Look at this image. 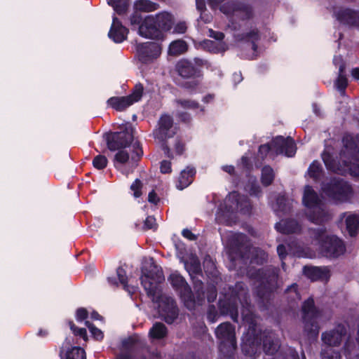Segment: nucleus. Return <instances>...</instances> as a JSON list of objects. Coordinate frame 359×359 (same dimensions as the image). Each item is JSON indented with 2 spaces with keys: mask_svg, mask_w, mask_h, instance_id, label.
<instances>
[{
  "mask_svg": "<svg viewBox=\"0 0 359 359\" xmlns=\"http://www.w3.org/2000/svg\"><path fill=\"white\" fill-rule=\"evenodd\" d=\"M187 50V44L183 40L172 41L168 48V53L171 55H179Z\"/></svg>",
  "mask_w": 359,
  "mask_h": 359,
  "instance_id": "obj_31",
  "label": "nucleus"
},
{
  "mask_svg": "<svg viewBox=\"0 0 359 359\" xmlns=\"http://www.w3.org/2000/svg\"><path fill=\"white\" fill-rule=\"evenodd\" d=\"M257 278L266 290L272 291L279 287L278 283V273L276 269H269L266 270H259Z\"/></svg>",
  "mask_w": 359,
  "mask_h": 359,
  "instance_id": "obj_20",
  "label": "nucleus"
},
{
  "mask_svg": "<svg viewBox=\"0 0 359 359\" xmlns=\"http://www.w3.org/2000/svg\"><path fill=\"white\" fill-rule=\"evenodd\" d=\"M274 174L273 169L269 166H264L262 172V182L265 186L271 184L273 180Z\"/></svg>",
  "mask_w": 359,
  "mask_h": 359,
  "instance_id": "obj_37",
  "label": "nucleus"
},
{
  "mask_svg": "<svg viewBox=\"0 0 359 359\" xmlns=\"http://www.w3.org/2000/svg\"><path fill=\"white\" fill-rule=\"evenodd\" d=\"M259 191H260V189L258 186H253L252 191H251V194L257 195V194Z\"/></svg>",
  "mask_w": 359,
  "mask_h": 359,
  "instance_id": "obj_61",
  "label": "nucleus"
},
{
  "mask_svg": "<svg viewBox=\"0 0 359 359\" xmlns=\"http://www.w3.org/2000/svg\"><path fill=\"white\" fill-rule=\"evenodd\" d=\"M270 149H273L277 154H284L287 157H292L296 152V146L292 138L279 136L273 140L271 146L261 145L259 148V155L263 158Z\"/></svg>",
  "mask_w": 359,
  "mask_h": 359,
  "instance_id": "obj_10",
  "label": "nucleus"
},
{
  "mask_svg": "<svg viewBox=\"0 0 359 359\" xmlns=\"http://www.w3.org/2000/svg\"><path fill=\"white\" fill-rule=\"evenodd\" d=\"M224 204L228 212H241L248 213L250 210V204L244 196H241L237 192H231L225 198Z\"/></svg>",
  "mask_w": 359,
  "mask_h": 359,
  "instance_id": "obj_17",
  "label": "nucleus"
},
{
  "mask_svg": "<svg viewBox=\"0 0 359 359\" xmlns=\"http://www.w3.org/2000/svg\"><path fill=\"white\" fill-rule=\"evenodd\" d=\"M233 17L241 18L242 20L249 19L252 16V11L251 7L246 5H242L233 7L232 10Z\"/></svg>",
  "mask_w": 359,
  "mask_h": 359,
  "instance_id": "obj_32",
  "label": "nucleus"
},
{
  "mask_svg": "<svg viewBox=\"0 0 359 359\" xmlns=\"http://www.w3.org/2000/svg\"><path fill=\"white\" fill-rule=\"evenodd\" d=\"M161 172L162 173H169L171 172V163L170 161H163L161 164Z\"/></svg>",
  "mask_w": 359,
  "mask_h": 359,
  "instance_id": "obj_52",
  "label": "nucleus"
},
{
  "mask_svg": "<svg viewBox=\"0 0 359 359\" xmlns=\"http://www.w3.org/2000/svg\"><path fill=\"white\" fill-rule=\"evenodd\" d=\"M182 235L185 238H188V239H189L191 241H194V240L196 239L195 235L193 234L192 232L190 230H189V229H184L182 231Z\"/></svg>",
  "mask_w": 359,
  "mask_h": 359,
  "instance_id": "obj_57",
  "label": "nucleus"
},
{
  "mask_svg": "<svg viewBox=\"0 0 359 359\" xmlns=\"http://www.w3.org/2000/svg\"><path fill=\"white\" fill-rule=\"evenodd\" d=\"M304 272L311 280H327L330 278V270L327 267L305 266Z\"/></svg>",
  "mask_w": 359,
  "mask_h": 359,
  "instance_id": "obj_24",
  "label": "nucleus"
},
{
  "mask_svg": "<svg viewBox=\"0 0 359 359\" xmlns=\"http://www.w3.org/2000/svg\"><path fill=\"white\" fill-rule=\"evenodd\" d=\"M142 187L141 182L137 179L131 184L130 189L134 191L133 195L135 198H138L141 196L140 189Z\"/></svg>",
  "mask_w": 359,
  "mask_h": 359,
  "instance_id": "obj_46",
  "label": "nucleus"
},
{
  "mask_svg": "<svg viewBox=\"0 0 359 359\" xmlns=\"http://www.w3.org/2000/svg\"><path fill=\"white\" fill-rule=\"evenodd\" d=\"M276 229L283 233H293L299 232L301 226L294 219L282 220L276 224Z\"/></svg>",
  "mask_w": 359,
  "mask_h": 359,
  "instance_id": "obj_25",
  "label": "nucleus"
},
{
  "mask_svg": "<svg viewBox=\"0 0 359 359\" xmlns=\"http://www.w3.org/2000/svg\"><path fill=\"white\" fill-rule=\"evenodd\" d=\"M144 226L145 229H156V219L151 216L147 217L144 221Z\"/></svg>",
  "mask_w": 359,
  "mask_h": 359,
  "instance_id": "obj_48",
  "label": "nucleus"
},
{
  "mask_svg": "<svg viewBox=\"0 0 359 359\" xmlns=\"http://www.w3.org/2000/svg\"><path fill=\"white\" fill-rule=\"evenodd\" d=\"M218 316H218V313H217V311L215 307L214 306H210L208 307V320L210 323H213L217 320Z\"/></svg>",
  "mask_w": 359,
  "mask_h": 359,
  "instance_id": "obj_47",
  "label": "nucleus"
},
{
  "mask_svg": "<svg viewBox=\"0 0 359 359\" xmlns=\"http://www.w3.org/2000/svg\"><path fill=\"white\" fill-rule=\"evenodd\" d=\"M143 88L141 85H137L132 94L126 97H115L108 100V104L114 109L118 111L124 110L133 103L139 101L142 95Z\"/></svg>",
  "mask_w": 359,
  "mask_h": 359,
  "instance_id": "obj_15",
  "label": "nucleus"
},
{
  "mask_svg": "<svg viewBox=\"0 0 359 359\" xmlns=\"http://www.w3.org/2000/svg\"><path fill=\"white\" fill-rule=\"evenodd\" d=\"M118 150L114 158V166L116 168H119V165L126 163L134 167L140 157L142 155V150L137 142L133 143L130 147L121 148Z\"/></svg>",
  "mask_w": 359,
  "mask_h": 359,
  "instance_id": "obj_12",
  "label": "nucleus"
},
{
  "mask_svg": "<svg viewBox=\"0 0 359 359\" xmlns=\"http://www.w3.org/2000/svg\"><path fill=\"white\" fill-rule=\"evenodd\" d=\"M91 318L93 319V320H99L101 318L100 316L95 311H93L92 313H91Z\"/></svg>",
  "mask_w": 359,
  "mask_h": 359,
  "instance_id": "obj_64",
  "label": "nucleus"
},
{
  "mask_svg": "<svg viewBox=\"0 0 359 359\" xmlns=\"http://www.w3.org/2000/svg\"><path fill=\"white\" fill-rule=\"evenodd\" d=\"M172 123V118L170 116L167 114L161 116L158 121V128L154 131V137L162 142L172 137L174 133L170 130Z\"/></svg>",
  "mask_w": 359,
  "mask_h": 359,
  "instance_id": "obj_21",
  "label": "nucleus"
},
{
  "mask_svg": "<svg viewBox=\"0 0 359 359\" xmlns=\"http://www.w3.org/2000/svg\"><path fill=\"white\" fill-rule=\"evenodd\" d=\"M344 147L340 153V159L342 164L337 165L330 154L325 151L322 154L323 160L327 168L334 172L344 174L349 172L350 174L359 179V164L352 162V160L359 161V149L354 139L351 135L343 138Z\"/></svg>",
  "mask_w": 359,
  "mask_h": 359,
  "instance_id": "obj_1",
  "label": "nucleus"
},
{
  "mask_svg": "<svg viewBox=\"0 0 359 359\" xmlns=\"http://www.w3.org/2000/svg\"><path fill=\"white\" fill-rule=\"evenodd\" d=\"M263 346L264 351L268 354L272 355L278 351L280 344L277 339L272 335H269L264 339Z\"/></svg>",
  "mask_w": 359,
  "mask_h": 359,
  "instance_id": "obj_29",
  "label": "nucleus"
},
{
  "mask_svg": "<svg viewBox=\"0 0 359 359\" xmlns=\"http://www.w3.org/2000/svg\"><path fill=\"white\" fill-rule=\"evenodd\" d=\"M311 235L320 243L321 252L327 257H338L346 250L343 241L335 236L327 235L323 227L311 230Z\"/></svg>",
  "mask_w": 359,
  "mask_h": 359,
  "instance_id": "obj_6",
  "label": "nucleus"
},
{
  "mask_svg": "<svg viewBox=\"0 0 359 359\" xmlns=\"http://www.w3.org/2000/svg\"><path fill=\"white\" fill-rule=\"evenodd\" d=\"M179 106L184 109H196L198 107V104L193 100H179L177 101Z\"/></svg>",
  "mask_w": 359,
  "mask_h": 359,
  "instance_id": "obj_42",
  "label": "nucleus"
},
{
  "mask_svg": "<svg viewBox=\"0 0 359 359\" xmlns=\"http://www.w3.org/2000/svg\"><path fill=\"white\" fill-rule=\"evenodd\" d=\"M276 212H287L290 210V202L283 196L278 197L276 205L273 207Z\"/></svg>",
  "mask_w": 359,
  "mask_h": 359,
  "instance_id": "obj_34",
  "label": "nucleus"
},
{
  "mask_svg": "<svg viewBox=\"0 0 359 359\" xmlns=\"http://www.w3.org/2000/svg\"><path fill=\"white\" fill-rule=\"evenodd\" d=\"M277 252L281 259L285 257V248L283 245H279L277 247Z\"/></svg>",
  "mask_w": 359,
  "mask_h": 359,
  "instance_id": "obj_58",
  "label": "nucleus"
},
{
  "mask_svg": "<svg viewBox=\"0 0 359 359\" xmlns=\"http://www.w3.org/2000/svg\"><path fill=\"white\" fill-rule=\"evenodd\" d=\"M346 333L345 326L338 324L333 330L322 334V341L328 346L321 351L322 359H341L339 353L333 351L330 347L339 346Z\"/></svg>",
  "mask_w": 359,
  "mask_h": 359,
  "instance_id": "obj_8",
  "label": "nucleus"
},
{
  "mask_svg": "<svg viewBox=\"0 0 359 359\" xmlns=\"http://www.w3.org/2000/svg\"><path fill=\"white\" fill-rule=\"evenodd\" d=\"M66 359H86L85 351L81 347H74L67 351Z\"/></svg>",
  "mask_w": 359,
  "mask_h": 359,
  "instance_id": "obj_39",
  "label": "nucleus"
},
{
  "mask_svg": "<svg viewBox=\"0 0 359 359\" xmlns=\"http://www.w3.org/2000/svg\"><path fill=\"white\" fill-rule=\"evenodd\" d=\"M85 324L89 328L90 332H91L92 335L96 339L100 340V339H102L103 338V333H102V332L100 329L95 327L89 321H86Z\"/></svg>",
  "mask_w": 359,
  "mask_h": 359,
  "instance_id": "obj_43",
  "label": "nucleus"
},
{
  "mask_svg": "<svg viewBox=\"0 0 359 359\" xmlns=\"http://www.w3.org/2000/svg\"><path fill=\"white\" fill-rule=\"evenodd\" d=\"M172 287L180 293L185 306L192 310L195 308L196 301L191 293V288L184 278L177 271L172 273L168 278Z\"/></svg>",
  "mask_w": 359,
  "mask_h": 359,
  "instance_id": "obj_11",
  "label": "nucleus"
},
{
  "mask_svg": "<svg viewBox=\"0 0 359 359\" xmlns=\"http://www.w3.org/2000/svg\"><path fill=\"white\" fill-rule=\"evenodd\" d=\"M222 169H223V170H224L225 172H226L229 174H232L234 171V168L232 165L223 166Z\"/></svg>",
  "mask_w": 359,
  "mask_h": 359,
  "instance_id": "obj_60",
  "label": "nucleus"
},
{
  "mask_svg": "<svg viewBox=\"0 0 359 359\" xmlns=\"http://www.w3.org/2000/svg\"><path fill=\"white\" fill-rule=\"evenodd\" d=\"M233 78L235 81L240 82L242 80L241 73H235L233 74Z\"/></svg>",
  "mask_w": 359,
  "mask_h": 359,
  "instance_id": "obj_62",
  "label": "nucleus"
},
{
  "mask_svg": "<svg viewBox=\"0 0 359 359\" xmlns=\"http://www.w3.org/2000/svg\"><path fill=\"white\" fill-rule=\"evenodd\" d=\"M209 32H210V37L214 38L218 41H222L224 37V34L220 32H215V31H213L212 29H210Z\"/></svg>",
  "mask_w": 359,
  "mask_h": 359,
  "instance_id": "obj_55",
  "label": "nucleus"
},
{
  "mask_svg": "<svg viewBox=\"0 0 359 359\" xmlns=\"http://www.w3.org/2000/svg\"><path fill=\"white\" fill-rule=\"evenodd\" d=\"M108 4L118 14L125 13L128 8V0H108Z\"/></svg>",
  "mask_w": 359,
  "mask_h": 359,
  "instance_id": "obj_36",
  "label": "nucleus"
},
{
  "mask_svg": "<svg viewBox=\"0 0 359 359\" xmlns=\"http://www.w3.org/2000/svg\"><path fill=\"white\" fill-rule=\"evenodd\" d=\"M302 201L305 207V215L311 222L320 224L330 219V215L325 209L322 201L311 187H305Z\"/></svg>",
  "mask_w": 359,
  "mask_h": 359,
  "instance_id": "obj_4",
  "label": "nucleus"
},
{
  "mask_svg": "<svg viewBox=\"0 0 359 359\" xmlns=\"http://www.w3.org/2000/svg\"><path fill=\"white\" fill-rule=\"evenodd\" d=\"M238 302L243 307L248 306V296L244 283H238L233 289L230 296L224 300H219V309L222 314L230 315L231 318L237 320Z\"/></svg>",
  "mask_w": 359,
  "mask_h": 359,
  "instance_id": "obj_5",
  "label": "nucleus"
},
{
  "mask_svg": "<svg viewBox=\"0 0 359 359\" xmlns=\"http://www.w3.org/2000/svg\"><path fill=\"white\" fill-rule=\"evenodd\" d=\"M303 320L305 330L311 333L318 334V326L316 318L319 313L314 307V302L312 299H308L302 306Z\"/></svg>",
  "mask_w": 359,
  "mask_h": 359,
  "instance_id": "obj_13",
  "label": "nucleus"
},
{
  "mask_svg": "<svg viewBox=\"0 0 359 359\" xmlns=\"http://www.w3.org/2000/svg\"><path fill=\"white\" fill-rule=\"evenodd\" d=\"M334 62L335 65H339V76L336 81L335 85L339 91L343 92L347 86V79L344 75L345 65L342 62L340 57H334Z\"/></svg>",
  "mask_w": 359,
  "mask_h": 359,
  "instance_id": "obj_26",
  "label": "nucleus"
},
{
  "mask_svg": "<svg viewBox=\"0 0 359 359\" xmlns=\"http://www.w3.org/2000/svg\"><path fill=\"white\" fill-rule=\"evenodd\" d=\"M173 24V18L168 12H161L155 15H148L140 25L138 33L140 36L151 39H162V31H168Z\"/></svg>",
  "mask_w": 359,
  "mask_h": 359,
  "instance_id": "obj_3",
  "label": "nucleus"
},
{
  "mask_svg": "<svg viewBox=\"0 0 359 359\" xmlns=\"http://www.w3.org/2000/svg\"><path fill=\"white\" fill-rule=\"evenodd\" d=\"M141 283L154 302L158 304L160 316L167 323H172L178 316V309L174 299L162 292L161 287L151 281L149 275L141 277Z\"/></svg>",
  "mask_w": 359,
  "mask_h": 359,
  "instance_id": "obj_2",
  "label": "nucleus"
},
{
  "mask_svg": "<svg viewBox=\"0 0 359 359\" xmlns=\"http://www.w3.org/2000/svg\"><path fill=\"white\" fill-rule=\"evenodd\" d=\"M334 15L341 22L359 27V12L348 8H338Z\"/></svg>",
  "mask_w": 359,
  "mask_h": 359,
  "instance_id": "obj_22",
  "label": "nucleus"
},
{
  "mask_svg": "<svg viewBox=\"0 0 359 359\" xmlns=\"http://www.w3.org/2000/svg\"><path fill=\"white\" fill-rule=\"evenodd\" d=\"M196 1L198 9H202L204 7L203 0H196Z\"/></svg>",
  "mask_w": 359,
  "mask_h": 359,
  "instance_id": "obj_63",
  "label": "nucleus"
},
{
  "mask_svg": "<svg viewBox=\"0 0 359 359\" xmlns=\"http://www.w3.org/2000/svg\"><path fill=\"white\" fill-rule=\"evenodd\" d=\"M187 29L186 23L184 22H180L174 27L173 32L176 34H184L186 32Z\"/></svg>",
  "mask_w": 359,
  "mask_h": 359,
  "instance_id": "obj_49",
  "label": "nucleus"
},
{
  "mask_svg": "<svg viewBox=\"0 0 359 359\" xmlns=\"http://www.w3.org/2000/svg\"><path fill=\"white\" fill-rule=\"evenodd\" d=\"M117 276L120 283L123 285V288L127 290L130 294H133L135 292V287H130L127 285V277L126 271L122 267H118L116 271Z\"/></svg>",
  "mask_w": 359,
  "mask_h": 359,
  "instance_id": "obj_38",
  "label": "nucleus"
},
{
  "mask_svg": "<svg viewBox=\"0 0 359 359\" xmlns=\"http://www.w3.org/2000/svg\"><path fill=\"white\" fill-rule=\"evenodd\" d=\"M130 20L132 25H139L142 22V16L135 12L131 15Z\"/></svg>",
  "mask_w": 359,
  "mask_h": 359,
  "instance_id": "obj_53",
  "label": "nucleus"
},
{
  "mask_svg": "<svg viewBox=\"0 0 359 359\" xmlns=\"http://www.w3.org/2000/svg\"><path fill=\"white\" fill-rule=\"evenodd\" d=\"M251 250L252 248L248 243L245 235L239 233H231L228 241V257L233 263H245V260L250 258Z\"/></svg>",
  "mask_w": 359,
  "mask_h": 359,
  "instance_id": "obj_7",
  "label": "nucleus"
},
{
  "mask_svg": "<svg viewBox=\"0 0 359 359\" xmlns=\"http://www.w3.org/2000/svg\"><path fill=\"white\" fill-rule=\"evenodd\" d=\"M128 29L122 25L116 18H113L112 25L109 32V36L116 43H121L126 39Z\"/></svg>",
  "mask_w": 359,
  "mask_h": 359,
  "instance_id": "obj_23",
  "label": "nucleus"
},
{
  "mask_svg": "<svg viewBox=\"0 0 359 359\" xmlns=\"http://www.w3.org/2000/svg\"><path fill=\"white\" fill-rule=\"evenodd\" d=\"M245 39L252 42V48L254 50H255L257 48L255 42L259 39V34L258 30L257 29L251 30L250 32L246 34Z\"/></svg>",
  "mask_w": 359,
  "mask_h": 359,
  "instance_id": "obj_41",
  "label": "nucleus"
},
{
  "mask_svg": "<svg viewBox=\"0 0 359 359\" xmlns=\"http://www.w3.org/2000/svg\"><path fill=\"white\" fill-rule=\"evenodd\" d=\"M69 326L76 335L81 337L84 340L87 339V333L85 328H77L73 323H69Z\"/></svg>",
  "mask_w": 359,
  "mask_h": 359,
  "instance_id": "obj_45",
  "label": "nucleus"
},
{
  "mask_svg": "<svg viewBox=\"0 0 359 359\" xmlns=\"http://www.w3.org/2000/svg\"><path fill=\"white\" fill-rule=\"evenodd\" d=\"M161 50L158 43L147 42L139 45L137 47L139 59L143 63H149L161 55Z\"/></svg>",
  "mask_w": 359,
  "mask_h": 359,
  "instance_id": "obj_19",
  "label": "nucleus"
},
{
  "mask_svg": "<svg viewBox=\"0 0 359 359\" xmlns=\"http://www.w3.org/2000/svg\"><path fill=\"white\" fill-rule=\"evenodd\" d=\"M133 140V128L127 127L123 132L116 133L107 140V147L111 151L130 147Z\"/></svg>",
  "mask_w": 359,
  "mask_h": 359,
  "instance_id": "obj_16",
  "label": "nucleus"
},
{
  "mask_svg": "<svg viewBox=\"0 0 359 359\" xmlns=\"http://www.w3.org/2000/svg\"><path fill=\"white\" fill-rule=\"evenodd\" d=\"M195 174V170L193 168H187L182 170L178 179L177 184V189L182 190L187 187L192 182V177Z\"/></svg>",
  "mask_w": 359,
  "mask_h": 359,
  "instance_id": "obj_28",
  "label": "nucleus"
},
{
  "mask_svg": "<svg viewBox=\"0 0 359 359\" xmlns=\"http://www.w3.org/2000/svg\"><path fill=\"white\" fill-rule=\"evenodd\" d=\"M159 198H158L156 194L155 193V191L153 190L151 191L149 194V196H148V201L150 202V203H154V204H156L157 202L158 201Z\"/></svg>",
  "mask_w": 359,
  "mask_h": 359,
  "instance_id": "obj_56",
  "label": "nucleus"
},
{
  "mask_svg": "<svg viewBox=\"0 0 359 359\" xmlns=\"http://www.w3.org/2000/svg\"><path fill=\"white\" fill-rule=\"evenodd\" d=\"M149 334L152 339H163L167 334V328L163 323H156L150 329Z\"/></svg>",
  "mask_w": 359,
  "mask_h": 359,
  "instance_id": "obj_33",
  "label": "nucleus"
},
{
  "mask_svg": "<svg viewBox=\"0 0 359 359\" xmlns=\"http://www.w3.org/2000/svg\"><path fill=\"white\" fill-rule=\"evenodd\" d=\"M207 63V61L199 57H195L193 60H182L177 65V70L181 76L191 78L198 76L201 68Z\"/></svg>",
  "mask_w": 359,
  "mask_h": 359,
  "instance_id": "obj_14",
  "label": "nucleus"
},
{
  "mask_svg": "<svg viewBox=\"0 0 359 359\" xmlns=\"http://www.w3.org/2000/svg\"><path fill=\"white\" fill-rule=\"evenodd\" d=\"M217 297V291L215 287L212 286L208 288L207 298L209 302H214Z\"/></svg>",
  "mask_w": 359,
  "mask_h": 359,
  "instance_id": "obj_50",
  "label": "nucleus"
},
{
  "mask_svg": "<svg viewBox=\"0 0 359 359\" xmlns=\"http://www.w3.org/2000/svg\"><path fill=\"white\" fill-rule=\"evenodd\" d=\"M286 293L289 295V298H291L293 301L300 299L299 294L297 292V285L295 283L287 288Z\"/></svg>",
  "mask_w": 359,
  "mask_h": 359,
  "instance_id": "obj_44",
  "label": "nucleus"
},
{
  "mask_svg": "<svg viewBox=\"0 0 359 359\" xmlns=\"http://www.w3.org/2000/svg\"><path fill=\"white\" fill-rule=\"evenodd\" d=\"M322 189L329 198L339 202H345L353 196L350 184L341 179H332L323 185Z\"/></svg>",
  "mask_w": 359,
  "mask_h": 359,
  "instance_id": "obj_9",
  "label": "nucleus"
},
{
  "mask_svg": "<svg viewBox=\"0 0 359 359\" xmlns=\"http://www.w3.org/2000/svg\"><path fill=\"white\" fill-rule=\"evenodd\" d=\"M209 43L212 46L216 47L215 52H224L226 49V45L222 42L215 43L214 41H210Z\"/></svg>",
  "mask_w": 359,
  "mask_h": 359,
  "instance_id": "obj_54",
  "label": "nucleus"
},
{
  "mask_svg": "<svg viewBox=\"0 0 359 359\" xmlns=\"http://www.w3.org/2000/svg\"><path fill=\"white\" fill-rule=\"evenodd\" d=\"M322 172V167L320 164L317 161H314L309 166L308 169V175L311 178L314 180H317L320 178Z\"/></svg>",
  "mask_w": 359,
  "mask_h": 359,
  "instance_id": "obj_35",
  "label": "nucleus"
},
{
  "mask_svg": "<svg viewBox=\"0 0 359 359\" xmlns=\"http://www.w3.org/2000/svg\"><path fill=\"white\" fill-rule=\"evenodd\" d=\"M136 11L152 12L158 8V4L149 0H137L134 4Z\"/></svg>",
  "mask_w": 359,
  "mask_h": 359,
  "instance_id": "obj_30",
  "label": "nucleus"
},
{
  "mask_svg": "<svg viewBox=\"0 0 359 359\" xmlns=\"http://www.w3.org/2000/svg\"><path fill=\"white\" fill-rule=\"evenodd\" d=\"M215 334L224 346H227L229 351L236 348V335L234 327L229 323L220 324L215 330Z\"/></svg>",
  "mask_w": 359,
  "mask_h": 359,
  "instance_id": "obj_18",
  "label": "nucleus"
},
{
  "mask_svg": "<svg viewBox=\"0 0 359 359\" xmlns=\"http://www.w3.org/2000/svg\"><path fill=\"white\" fill-rule=\"evenodd\" d=\"M345 223L346 229L350 236H354L359 227V216L352 213H344Z\"/></svg>",
  "mask_w": 359,
  "mask_h": 359,
  "instance_id": "obj_27",
  "label": "nucleus"
},
{
  "mask_svg": "<svg viewBox=\"0 0 359 359\" xmlns=\"http://www.w3.org/2000/svg\"><path fill=\"white\" fill-rule=\"evenodd\" d=\"M88 317V311L83 308L79 309L76 311V320L81 321Z\"/></svg>",
  "mask_w": 359,
  "mask_h": 359,
  "instance_id": "obj_51",
  "label": "nucleus"
},
{
  "mask_svg": "<svg viewBox=\"0 0 359 359\" xmlns=\"http://www.w3.org/2000/svg\"><path fill=\"white\" fill-rule=\"evenodd\" d=\"M107 162L108 161L106 156L103 155H97L94 158L93 165L95 168L101 170L107 166Z\"/></svg>",
  "mask_w": 359,
  "mask_h": 359,
  "instance_id": "obj_40",
  "label": "nucleus"
},
{
  "mask_svg": "<svg viewBox=\"0 0 359 359\" xmlns=\"http://www.w3.org/2000/svg\"><path fill=\"white\" fill-rule=\"evenodd\" d=\"M351 75L355 79L359 80V68L356 67L353 69L351 70Z\"/></svg>",
  "mask_w": 359,
  "mask_h": 359,
  "instance_id": "obj_59",
  "label": "nucleus"
}]
</instances>
